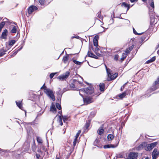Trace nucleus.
<instances>
[{"mask_svg":"<svg viewBox=\"0 0 159 159\" xmlns=\"http://www.w3.org/2000/svg\"><path fill=\"white\" fill-rule=\"evenodd\" d=\"M37 141L39 143V144L40 143V139L39 137L37 138Z\"/></svg>","mask_w":159,"mask_h":159,"instance_id":"nucleus-54","label":"nucleus"},{"mask_svg":"<svg viewBox=\"0 0 159 159\" xmlns=\"http://www.w3.org/2000/svg\"><path fill=\"white\" fill-rule=\"evenodd\" d=\"M16 42L15 40H11L9 42V45L10 46H12Z\"/></svg>","mask_w":159,"mask_h":159,"instance_id":"nucleus-36","label":"nucleus"},{"mask_svg":"<svg viewBox=\"0 0 159 159\" xmlns=\"http://www.w3.org/2000/svg\"><path fill=\"white\" fill-rule=\"evenodd\" d=\"M38 9V7L33 5H31L28 9V12L29 14H30L33 12H35Z\"/></svg>","mask_w":159,"mask_h":159,"instance_id":"nucleus-6","label":"nucleus"},{"mask_svg":"<svg viewBox=\"0 0 159 159\" xmlns=\"http://www.w3.org/2000/svg\"><path fill=\"white\" fill-rule=\"evenodd\" d=\"M158 84H159V77L157 78V80L155 81L154 84L155 85H156Z\"/></svg>","mask_w":159,"mask_h":159,"instance_id":"nucleus-45","label":"nucleus"},{"mask_svg":"<svg viewBox=\"0 0 159 159\" xmlns=\"http://www.w3.org/2000/svg\"><path fill=\"white\" fill-rule=\"evenodd\" d=\"M16 102L17 106L19 107V108L20 109L22 110L23 107L22 104V101H19L18 102L16 101Z\"/></svg>","mask_w":159,"mask_h":159,"instance_id":"nucleus-17","label":"nucleus"},{"mask_svg":"<svg viewBox=\"0 0 159 159\" xmlns=\"http://www.w3.org/2000/svg\"><path fill=\"white\" fill-rule=\"evenodd\" d=\"M69 58V55L68 54H67L63 57L62 61L64 63L66 64L67 63Z\"/></svg>","mask_w":159,"mask_h":159,"instance_id":"nucleus-11","label":"nucleus"},{"mask_svg":"<svg viewBox=\"0 0 159 159\" xmlns=\"http://www.w3.org/2000/svg\"><path fill=\"white\" fill-rule=\"evenodd\" d=\"M143 145L142 144H140L139 145V149H141L142 148H143Z\"/></svg>","mask_w":159,"mask_h":159,"instance_id":"nucleus-53","label":"nucleus"},{"mask_svg":"<svg viewBox=\"0 0 159 159\" xmlns=\"http://www.w3.org/2000/svg\"><path fill=\"white\" fill-rule=\"evenodd\" d=\"M86 127V128L87 129L89 126V124L88 123H87L85 125Z\"/></svg>","mask_w":159,"mask_h":159,"instance_id":"nucleus-58","label":"nucleus"},{"mask_svg":"<svg viewBox=\"0 0 159 159\" xmlns=\"http://www.w3.org/2000/svg\"><path fill=\"white\" fill-rule=\"evenodd\" d=\"M59 113L60 114V116H61L62 115V112L61 111V112H59Z\"/></svg>","mask_w":159,"mask_h":159,"instance_id":"nucleus-62","label":"nucleus"},{"mask_svg":"<svg viewBox=\"0 0 159 159\" xmlns=\"http://www.w3.org/2000/svg\"><path fill=\"white\" fill-rule=\"evenodd\" d=\"M158 143L157 142H155L152 143L150 145L151 147L153 149L155 147L157 144Z\"/></svg>","mask_w":159,"mask_h":159,"instance_id":"nucleus-30","label":"nucleus"},{"mask_svg":"<svg viewBox=\"0 0 159 159\" xmlns=\"http://www.w3.org/2000/svg\"><path fill=\"white\" fill-rule=\"evenodd\" d=\"M99 50V48H98V47H96L95 48V51H98Z\"/></svg>","mask_w":159,"mask_h":159,"instance_id":"nucleus-56","label":"nucleus"},{"mask_svg":"<svg viewBox=\"0 0 159 159\" xmlns=\"http://www.w3.org/2000/svg\"><path fill=\"white\" fill-rule=\"evenodd\" d=\"M58 89L59 90V91H58V92H57V94H58V93H59L60 91H61V89L60 88H59Z\"/></svg>","mask_w":159,"mask_h":159,"instance_id":"nucleus-59","label":"nucleus"},{"mask_svg":"<svg viewBox=\"0 0 159 159\" xmlns=\"http://www.w3.org/2000/svg\"><path fill=\"white\" fill-rule=\"evenodd\" d=\"M56 107L59 110L61 109V107L60 105L58 103H56Z\"/></svg>","mask_w":159,"mask_h":159,"instance_id":"nucleus-43","label":"nucleus"},{"mask_svg":"<svg viewBox=\"0 0 159 159\" xmlns=\"http://www.w3.org/2000/svg\"><path fill=\"white\" fill-rule=\"evenodd\" d=\"M117 145H114L112 144H107L103 146L104 148H115L116 147Z\"/></svg>","mask_w":159,"mask_h":159,"instance_id":"nucleus-13","label":"nucleus"},{"mask_svg":"<svg viewBox=\"0 0 159 159\" xmlns=\"http://www.w3.org/2000/svg\"><path fill=\"white\" fill-rule=\"evenodd\" d=\"M127 55L126 54H125V53H123L122 54V57L121 58L122 61H123L126 57Z\"/></svg>","mask_w":159,"mask_h":159,"instance_id":"nucleus-38","label":"nucleus"},{"mask_svg":"<svg viewBox=\"0 0 159 159\" xmlns=\"http://www.w3.org/2000/svg\"><path fill=\"white\" fill-rule=\"evenodd\" d=\"M105 66L107 76V80L110 81L115 79L118 76V73H116L114 74H112L111 73V69L107 68L106 65H105Z\"/></svg>","mask_w":159,"mask_h":159,"instance_id":"nucleus-3","label":"nucleus"},{"mask_svg":"<svg viewBox=\"0 0 159 159\" xmlns=\"http://www.w3.org/2000/svg\"><path fill=\"white\" fill-rule=\"evenodd\" d=\"M48 4L46 3L45 0H40V5L43 6H46Z\"/></svg>","mask_w":159,"mask_h":159,"instance_id":"nucleus-31","label":"nucleus"},{"mask_svg":"<svg viewBox=\"0 0 159 159\" xmlns=\"http://www.w3.org/2000/svg\"><path fill=\"white\" fill-rule=\"evenodd\" d=\"M7 151L6 150H3L0 148V151H2L3 152H6Z\"/></svg>","mask_w":159,"mask_h":159,"instance_id":"nucleus-50","label":"nucleus"},{"mask_svg":"<svg viewBox=\"0 0 159 159\" xmlns=\"http://www.w3.org/2000/svg\"><path fill=\"white\" fill-rule=\"evenodd\" d=\"M70 72L66 71L64 74L59 76L57 78L61 80H64L67 79L70 75Z\"/></svg>","mask_w":159,"mask_h":159,"instance_id":"nucleus-7","label":"nucleus"},{"mask_svg":"<svg viewBox=\"0 0 159 159\" xmlns=\"http://www.w3.org/2000/svg\"><path fill=\"white\" fill-rule=\"evenodd\" d=\"M59 118L57 120V121L59 125L61 126L63 125V123L62 120V116H59Z\"/></svg>","mask_w":159,"mask_h":159,"instance_id":"nucleus-20","label":"nucleus"},{"mask_svg":"<svg viewBox=\"0 0 159 159\" xmlns=\"http://www.w3.org/2000/svg\"><path fill=\"white\" fill-rule=\"evenodd\" d=\"M159 154L158 151L156 148L154 149L152 154V159H156L158 156Z\"/></svg>","mask_w":159,"mask_h":159,"instance_id":"nucleus-9","label":"nucleus"},{"mask_svg":"<svg viewBox=\"0 0 159 159\" xmlns=\"http://www.w3.org/2000/svg\"><path fill=\"white\" fill-rule=\"evenodd\" d=\"M82 91L84 92V93H86L87 94H91L93 93V88L92 86H90L87 88L80 89V90L79 93L80 95L82 96V95L80 93V92Z\"/></svg>","mask_w":159,"mask_h":159,"instance_id":"nucleus-4","label":"nucleus"},{"mask_svg":"<svg viewBox=\"0 0 159 159\" xmlns=\"http://www.w3.org/2000/svg\"><path fill=\"white\" fill-rule=\"evenodd\" d=\"M155 20H151L150 24L151 25H153L155 23Z\"/></svg>","mask_w":159,"mask_h":159,"instance_id":"nucleus-51","label":"nucleus"},{"mask_svg":"<svg viewBox=\"0 0 159 159\" xmlns=\"http://www.w3.org/2000/svg\"><path fill=\"white\" fill-rule=\"evenodd\" d=\"M39 114H38L37 116V117L34 120L33 123L35 124L37 123V122H39Z\"/></svg>","mask_w":159,"mask_h":159,"instance_id":"nucleus-27","label":"nucleus"},{"mask_svg":"<svg viewBox=\"0 0 159 159\" xmlns=\"http://www.w3.org/2000/svg\"><path fill=\"white\" fill-rule=\"evenodd\" d=\"M70 87L72 90H76L77 89L75 87L74 84L72 83L70 84Z\"/></svg>","mask_w":159,"mask_h":159,"instance_id":"nucleus-39","label":"nucleus"},{"mask_svg":"<svg viewBox=\"0 0 159 159\" xmlns=\"http://www.w3.org/2000/svg\"><path fill=\"white\" fill-rule=\"evenodd\" d=\"M85 104H88L93 102L94 99L91 96H87L83 98Z\"/></svg>","mask_w":159,"mask_h":159,"instance_id":"nucleus-5","label":"nucleus"},{"mask_svg":"<svg viewBox=\"0 0 159 159\" xmlns=\"http://www.w3.org/2000/svg\"><path fill=\"white\" fill-rule=\"evenodd\" d=\"M130 5L129 4H128L125 2H123L121 4L122 6H123L125 8H127V10H129V9Z\"/></svg>","mask_w":159,"mask_h":159,"instance_id":"nucleus-18","label":"nucleus"},{"mask_svg":"<svg viewBox=\"0 0 159 159\" xmlns=\"http://www.w3.org/2000/svg\"><path fill=\"white\" fill-rule=\"evenodd\" d=\"M131 2H137L138 0H129Z\"/></svg>","mask_w":159,"mask_h":159,"instance_id":"nucleus-55","label":"nucleus"},{"mask_svg":"<svg viewBox=\"0 0 159 159\" xmlns=\"http://www.w3.org/2000/svg\"><path fill=\"white\" fill-rule=\"evenodd\" d=\"M101 11H99L98 13V17L101 20H102L103 19V17L102 16H101Z\"/></svg>","mask_w":159,"mask_h":159,"instance_id":"nucleus-33","label":"nucleus"},{"mask_svg":"<svg viewBox=\"0 0 159 159\" xmlns=\"http://www.w3.org/2000/svg\"><path fill=\"white\" fill-rule=\"evenodd\" d=\"M157 53L159 55V49L157 51Z\"/></svg>","mask_w":159,"mask_h":159,"instance_id":"nucleus-63","label":"nucleus"},{"mask_svg":"<svg viewBox=\"0 0 159 159\" xmlns=\"http://www.w3.org/2000/svg\"><path fill=\"white\" fill-rule=\"evenodd\" d=\"M57 74V72L53 73H51L49 76L50 79H52L53 78L55 75Z\"/></svg>","mask_w":159,"mask_h":159,"instance_id":"nucleus-40","label":"nucleus"},{"mask_svg":"<svg viewBox=\"0 0 159 159\" xmlns=\"http://www.w3.org/2000/svg\"><path fill=\"white\" fill-rule=\"evenodd\" d=\"M150 20H154L155 19V18L154 16L152 15L150 16Z\"/></svg>","mask_w":159,"mask_h":159,"instance_id":"nucleus-47","label":"nucleus"},{"mask_svg":"<svg viewBox=\"0 0 159 159\" xmlns=\"http://www.w3.org/2000/svg\"><path fill=\"white\" fill-rule=\"evenodd\" d=\"M42 143L41 141L40 140V148L41 147L45 151H46V148L44 146L42 145L41 144Z\"/></svg>","mask_w":159,"mask_h":159,"instance_id":"nucleus-44","label":"nucleus"},{"mask_svg":"<svg viewBox=\"0 0 159 159\" xmlns=\"http://www.w3.org/2000/svg\"><path fill=\"white\" fill-rule=\"evenodd\" d=\"M50 110L53 112H55L56 108L54 106H52L51 107Z\"/></svg>","mask_w":159,"mask_h":159,"instance_id":"nucleus-34","label":"nucleus"},{"mask_svg":"<svg viewBox=\"0 0 159 159\" xmlns=\"http://www.w3.org/2000/svg\"><path fill=\"white\" fill-rule=\"evenodd\" d=\"M23 47V46H21L20 48L18 49V50L14 51L13 53L10 55V57H12L15 56L18 53V52L22 49Z\"/></svg>","mask_w":159,"mask_h":159,"instance_id":"nucleus-15","label":"nucleus"},{"mask_svg":"<svg viewBox=\"0 0 159 159\" xmlns=\"http://www.w3.org/2000/svg\"><path fill=\"white\" fill-rule=\"evenodd\" d=\"M145 159H149V158L148 157H146Z\"/></svg>","mask_w":159,"mask_h":159,"instance_id":"nucleus-64","label":"nucleus"},{"mask_svg":"<svg viewBox=\"0 0 159 159\" xmlns=\"http://www.w3.org/2000/svg\"><path fill=\"white\" fill-rule=\"evenodd\" d=\"M73 62L75 64L77 65H80L81 64V62H79V61H77L76 60H73Z\"/></svg>","mask_w":159,"mask_h":159,"instance_id":"nucleus-41","label":"nucleus"},{"mask_svg":"<svg viewBox=\"0 0 159 159\" xmlns=\"http://www.w3.org/2000/svg\"><path fill=\"white\" fill-rule=\"evenodd\" d=\"M7 51V50L5 49L4 48H3L0 50V57L2 56L5 54V52Z\"/></svg>","mask_w":159,"mask_h":159,"instance_id":"nucleus-16","label":"nucleus"},{"mask_svg":"<svg viewBox=\"0 0 159 159\" xmlns=\"http://www.w3.org/2000/svg\"><path fill=\"white\" fill-rule=\"evenodd\" d=\"M36 157L39 159V157H40V155L39 154H36Z\"/></svg>","mask_w":159,"mask_h":159,"instance_id":"nucleus-57","label":"nucleus"},{"mask_svg":"<svg viewBox=\"0 0 159 159\" xmlns=\"http://www.w3.org/2000/svg\"><path fill=\"white\" fill-rule=\"evenodd\" d=\"M81 130H79L78 131V133H77V134H78L80 135V133H81Z\"/></svg>","mask_w":159,"mask_h":159,"instance_id":"nucleus-60","label":"nucleus"},{"mask_svg":"<svg viewBox=\"0 0 159 159\" xmlns=\"http://www.w3.org/2000/svg\"><path fill=\"white\" fill-rule=\"evenodd\" d=\"M150 6L152 8L153 11L154 9V4L153 0H150V3H149Z\"/></svg>","mask_w":159,"mask_h":159,"instance_id":"nucleus-24","label":"nucleus"},{"mask_svg":"<svg viewBox=\"0 0 159 159\" xmlns=\"http://www.w3.org/2000/svg\"><path fill=\"white\" fill-rule=\"evenodd\" d=\"M62 116V119L64 122H65L66 121L68 118V117L66 116H63L62 115L60 116Z\"/></svg>","mask_w":159,"mask_h":159,"instance_id":"nucleus-37","label":"nucleus"},{"mask_svg":"<svg viewBox=\"0 0 159 159\" xmlns=\"http://www.w3.org/2000/svg\"><path fill=\"white\" fill-rule=\"evenodd\" d=\"M123 157H123V155L122 154H119L118 156V158H123Z\"/></svg>","mask_w":159,"mask_h":159,"instance_id":"nucleus-49","label":"nucleus"},{"mask_svg":"<svg viewBox=\"0 0 159 159\" xmlns=\"http://www.w3.org/2000/svg\"><path fill=\"white\" fill-rule=\"evenodd\" d=\"M99 37L98 35L95 36L93 39V43L94 45L95 46L97 47L98 46V40L99 39Z\"/></svg>","mask_w":159,"mask_h":159,"instance_id":"nucleus-10","label":"nucleus"},{"mask_svg":"<svg viewBox=\"0 0 159 159\" xmlns=\"http://www.w3.org/2000/svg\"><path fill=\"white\" fill-rule=\"evenodd\" d=\"M5 25V23L4 22H2L0 23V32Z\"/></svg>","mask_w":159,"mask_h":159,"instance_id":"nucleus-35","label":"nucleus"},{"mask_svg":"<svg viewBox=\"0 0 159 159\" xmlns=\"http://www.w3.org/2000/svg\"><path fill=\"white\" fill-rule=\"evenodd\" d=\"M40 89L43 90L44 92L48 96L51 98L53 101L55 100V98L53 91L52 90L48 88L45 86V84H44L43 86L40 88Z\"/></svg>","mask_w":159,"mask_h":159,"instance_id":"nucleus-1","label":"nucleus"},{"mask_svg":"<svg viewBox=\"0 0 159 159\" xmlns=\"http://www.w3.org/2000/svg\"><path fill=\"white\" fill-rule=\"evenodd\" d=\"M17 31V28L16 26H13L11 32L12 33H16Z\"/></svg>","mask_w":159,"mask_h":159,"instance_id":"nucleus-26","label":"nucleus"},{"mask_svg":"<svg viewBox=\"0 0 159 159\" xmlns=\"http://www.w3.org/2000/svg\"><path fill=\"white\" fill-rule=\"evenodd\" d=\"M114 138V136L111 134H109L107 136V139L108 141L111 140Z\"/></svg>","mask_w":159,"mask_h":159,"instance_id":"nucleus-22","label":"nucleus"},{"mask_svg":"<svg viewBox=\"0 0 159 159\" xmlns=\"http://www.w3.org/2000/svg\"><path fill=\"white\" fill-rule=\"evenodd\" d=\"M29 99L33 102H38L40 100V94L38 92L31 91L29 92Z\"/></svg>","mask_w":159,"mask_h":159,"instance_id":"nucleus-2","label":"nucleus"},{"mask_svg":"<svg viewBox=\"0 0 159 159\" xmlns=\"http://www.w3.org/2000/svg\"><path fill=\"white\" fill-rule=\"evenodd\" d=\"M152 90L154 91V90H155L157 88H154V89H153V88H152Z\"/></svg>","mask_w":159,"mask_h":159,"instance_id":"nucleus-61","label":"nucleus"},{"mask_svg":"<svg viewBox=\"0 0 159 159\" xmlns=\"http://www.w3.org/2000/svg\"><path fill=\"white\" fill-rule=\"evenodd\" d=\"M125 85H123L121 88L120 90L121 91H122L123 90V89H124L125 87Z\"/></svg>","mask_w":159,"mask_h":159,"instance_id":"nucleus-52","label":"nucleus"},{"mask_svg":"<svg viewBox=\"0 0 159 159\" xmlns=\"http://www.w3.org/2000/svg\"><path fill=\"white\" fill-rule=\"evenodd\" d=\"M155 59H156V57H152L151 59H150L148 60L147 62H146L147 63H149L150 62H153V61H154L155 60Z\"/></svg>","mask_w":159,"mask_h":159,"instance_id":"nucleus-28","label":"nucleus"},{"mask_svg":"<svg viewBox=\"0 0 159 159\" xmlns=\"http://www.w3.org/2000/svg\"><path fill=\"white\" fill-rule=\"evenodd\" d=\"M126 95V93L125 92L123 93L122 94L119 95V97L121 98H124Z\"/></svg>","mask_w":159,"mask_h":159,"instance_id":"nucleus-32","label":"nucleus"},{"mask_svg":"<svg viewBox=\"0 0 159 159\" xmlns=\"http://www.w3.org/2000/svg\"><path fill=\"white\" fill-rule=\"evenodd\" d=\"M119 57V56L118 55H115L114 59L116 61H117Z\"/></svg>","mask_w":159,"mask_h":159,"instance_id":"nucleus-46","label":"nucleus"},{"mask_svg":"<svg viewBox=\"0 0 159 159\" xmlns=\"http://www.w3.org/2000/svg\"><path fill=\"white\" fill-rule=\"evenodd\" d=\"M79 135L77 133L76 135L75 136V138L73 142V146L74 147H75V146L76 143L79 142L78 140L77 139Z\"/></svg>","mask_w":159,"mask_h":159,"instance_id":"nucleus-14","label":"nucleus"},{"mask_svg":"<svg viewBox=\"0 0 159 159\" xmlns=\"http://www.w3.org/2000/svg\"><path fill=\"white\" fill-rule=\"evenodd\" d=\"M133 32L134 34L136 35H141L143 33H138L134 29V28H133Z\"/></svg>","mask_w":159,"mask_h":159,"instance_id":"nucleus-42","label":"nucleus"},{"mask_svg":"<svg viewBox=\"0 0 159 159\" xmlns=\"http://www.w3.org/2000/svg\"><path fill=\"white\" fill-rule=\"evenodd\" d=\"M138 153L134 152H130L129 154L128 159H137Z\"/></svg>","mask_w":159,"mask_h":159,"instance_id":"nucleus-8","label":"nucleus"},{"mask_svg":"<svg viewBox=\"0 0 159 159\" xmlns=\"http://www.w3.org/2000/svg\"><path fill=\"white\" fill-rule=\"evenodd\" d=\"M133 47L132 46L129 47V48L126 49V51H125V54H126L127 55L129 53V52L132 50Z\"/></svg>","mask_w":159,"mask_h":159,"instance_id":"nucleus-21","label":"nucleus"},{"mask_svg":"<svg viewBox=\"0 0 159 159\" xmlns=\"http://www.w3.org/2000/svg\"><path fill=\"white\" fill-rule=\"evenodd\" d=\"M9 20L6 17H4L3 18V17H0V20Z\"/></svg>","mask_w":159,"mask_h":159,"instance_id":"nucleus-48","label":"nucleus"},{"mask_svg":"<svg viewBox=\"0 0 159 159\" xmlns=\"http://www.w3.org/2000/svg\"><path fill=\"white\" fill-rule=\"evenodd\" d=\"M104 131V129L102 128H99L98 130V133L99 134L101 135L103 133Z\"/></svg>","mask_w":159,"mask_h":159,"instance_id":"nucleus-23","label":"nucleus"},{"mask_svg":"<svg viewBox=\"0 0 159 159\" xmlns=\"http://www.w3.org/2000/svg\"><path fill=\"white\" fill-rule=\"evenodd\" d=\"M152 148L151 147V146L150 144H148L147 145V147L145 148V150L148 151H149L152 149Z\"/></svg>","mask_w":159,"mask_h":159,"instance_id":"nucleus-29","label":"nucleus"},{"mask_svg":"<svg viewBox=\"0 0 159 159\" xmlns=\"http://www.w3.org/2000/svg\"><path fill=\"white\" fill-rule=\"evenodd\" d=\"M7 31L6 29L4 30L3 32L2 33L1 36V38L3 39H5L6 38L7 36Z\"/></svg>","mask_w":159,"mask_h":159,"instance_id":"nucleus-12","label":"nucleus"},{"mask_svg":"<svg viewBox=\"0 0 159 159\" xmlns=\"http://www.w3.org/2000/svg\"><path fill=\"white\" fill-rule=\"evenodd\" d=\"M88 55L90 57H92L94 58H95V57H97L96 56L93 54V53L90 52L89 51L88 52Z\"/></svg>","mask_w":159,"mask_h":159,"instance_id":"nucleus-25","label":"nucleus"},{"mask_svg":"<svg viewBox=\"0 0 159 159\" xmlns=\"http://www.w3.org/2000/svg\"><path fill=\"white\" fill-rule=\"evenodd\" d=\"M100 89L101 91H104L105 89V84L104 83H100L99 85Z\"/></svg>","mask_w":159,"mask_h":159,"instance_id":"nucleus-19","label":"nucleus"}]
</instances>
